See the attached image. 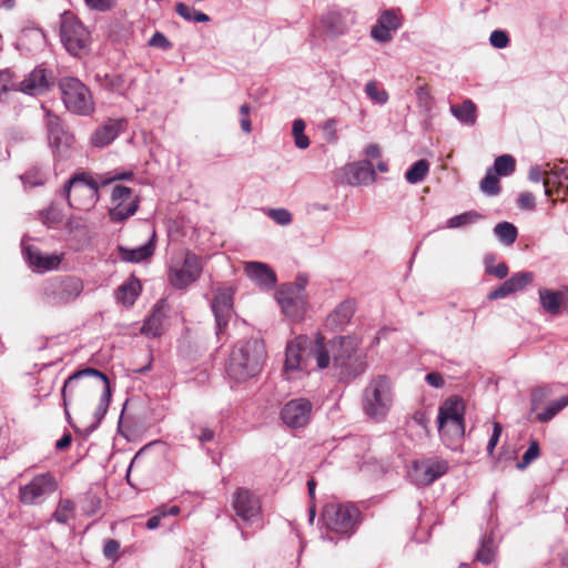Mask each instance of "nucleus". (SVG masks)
<instances>
[{
	"label": "nucleus",
	"mask_w": 568,
	"mask_h": 568,
	"mask_svg": "<svg viewBox=\"0 0 568 568\" xmlns=\"http://www.w3.org/2000/svg\"><path fill=\"white\" fill-rule=\"evenodd\" d=\"M266 349L263 339H242L232 349L226 365V375L235 383L257 376L265 363Z\"/></svg>",
	"instance_id": "1"
},
{
	"label": "nucleus",
	"mask_w": 568,
	"mask_h": 568,
	"mask_svg": "<svg viewBox=\"0 0 568 568\" xmlns=\"http://www.w3.org/2000/svg\"><path fill=\"white\" fill-rule=\"evenodd\" d=\"M329 365V353L322 338L312 341L300 335L288 342L285 352L284 372H310L315 368L323 369Z\"/></svg>",
	"instance_id": "2"
},
{
	"label": "nucleus",
	"mask_w": 568,
	"mask_h": 568,
	"mask_svg": "<svg viewBox=\"0 0 568 568\" xmlns=\"http://www.w3.org/2000/svg\"><path fill=\"white\" fill-rule=\"evenodd\" d=\"M359 510L352 504H327L324 506L321 520V538L337 544L348 539L359 524Z\"/></svg>",
	"instance_id": "3"
},
{
	"label": "nucleus",
	"mask_w": 568,
	"mask_h": 568,
	"mask_svg": "<svg viewBox=\"0 0 568 568\" xmlns=\"http://www.w3.org/2000/svg\"><path fill=\"white\" fill-rule=\"evenodd\" d=\"M327 348L332 354L333 369L339 381H351L366 369L365 357L358 352V341L353 336L333 338Z\"/></svg>",
	"instance_id": "4"
},
{
	"label": "nucleus",
	"mask_w": 568,
	"mask_h": 568,
	"mask_svg": "<svg viewBox=\"0 0 568 568\" xmlns=\"http://www.w3.org/2000/svg\"><path fill=\"white\" fill-rule=\"evenodd\" d=\"M84 291L82 278L75 275H54L43 281L41 295L54 307L67 306L77 301Z\"/></svg>",
	"instance_id": "5"
},
{
	"label": "nucleus",
	"mask_w": 568,
	"mask_h": 568,
	"mask_svg": "<svg viewBox=\"0 0 568 568\" xmlns=\"http://www.w3.org/2000/svg\"><path fill=\"white\" fill-rule=\"evenodd\" d=\"M62 195L70 207L87 211L100 200L99 183L85 172L77 173L64 183Z\"/></svg>",
	"instance_id": "6"
},
{
	"label": "nucleus",
	"mask_w": 568,
	"mask_h": 568,
	"mask_svg": "<svg viewBox=\"0 0 568 568\" xmlns=\"http://www.w3.org/2000/svg\"><path fill=\"white\" fill-rule=\"evenodd\" d=\"M393 404V386L385 375L373 378L363 394V410L367 417L382 422Z\"/></svg>",
	"instance_id": "7"
},
{
	"label": "nucleus",
	"mask_w": 568,
	"mask_h": 568,
	"mask_svg": "<svg viewBox=\"0 0 568 568\" xmlns=\"http://www.w3.org/2000/svg\"><path fill=\"white\" fill-rule=\"evenodd\" d=\"M306 284L307 278L300 275L294 283L283 284L276 292V301L283 314L292 321H301L307 311Z\"/></svg>",
	"instance_id": "8"
},
{
	"label": "nucleus",
	"mask_w": 568,
	"mask_h": 568,
	"mask_svg": "<svg viewBox=\"0 0 568 568\" xmlns=\"http://www.w3.org/2000/svg\"><path fill=\"white\" fill-rule=\"evenodd\" d=\"M465 406L457 396L448 397L438 409L437 423L442 438L446 440H458L464 437Z\"/></svg>",
	"instance_id": "9"
},
{
	"label": "nucleus",
	"mask_w": 568,
	"mask_h": 568,
	"mask_svg": "<svg viewBox=\"0 0 568 568\" xmlns=\"http://www.w3.org/2000/svg\"><path fill=\"white\" fill-rule=\"evenodd\" d=\"M64 106L78 115H89L94 111V102L90 89L78 78L63 77L59 81Z\"/></svg>",
	"instance_id": "10"
},
{
	"label": "nucleus",
	"mask_w": 568,
	"mask_h": 568,
	"mask_svg": "<svg viewBox=\"0 0 568 568\" xmlns=\"http://www.w3.org/2000/svg\"><path fill=\"white\" fill-rule=\"evenodd\" d=\"M60 38L65 50L74 57L88 50L91 39L88 29L69 11L61 14Z\"/></svg>",
	"instance_id": "11"
},
{
	"label": "nucleus",
	"mask_w": 568,
	"mask_h": 568,
	"mask_svg": "<svg viewBox=\"0 0 568 568\" xmlns=\"http://www.w3.org/2000/svg\"><path fill=\"white\" fill-rule=\"evenodd\" d=\"M84 377H93L98 383H100L103 386V392L100 396L99 404L93 414L95 422L90 427L91 430H94L99 426V424L102 422V419L104 418V416L108 412L112 393H111V387H110V382H109L108 376L104 373H102L101 371H99L97 368H92V367H85V368L79 369V371L74 372L73 374H71L64 381V393L73 392V389L75 388L79 381Z\"/></svg>",
	"instance_id": "12"
},
{
	"label": "nucleus",
	"mask_w": 568,
	"mask_h": 568,
	"mask_svg": "<svg viewBox=\"0 0 568 568\" xmlns=\"http://www.w3.org/2000/svg\"><path fill=\"white\" fill-rule=\"evenodd\" d=\"M45 111V126L48 133V141L52 149V153L57 160H64L70 156L74 138L64 130L62 121L58 115L47 110Z\"/></svg>",
	"instance_id": "13"
},
{
	"label": "nucleus",
	"mask_w": 568,
	"mask_h": 568,
	"mask_svg": "<svg viewBox=\"0 0 568 568\" xmlns=\"http://www.w3.org/2000/svg\"><path fill=\"white\" fill-rule=\"evenodd\" d=\"M57 481L51 473L36 475L32 480L19 488V500L24 505L42 504L57 490Z\"/></svg>",
	"instance_id": "14"
},
{
	"label": "nucleus",
	"mask_w": 568,
	"mask_h": 568,
	"mask_svg": "<svg viewBox=\"0 0 568 568\" xmlns=\"http://www.w3.org/2000/svg\"><path fill=\"white\" fill-rule=\"evenodd\" d=\"M202 270L201 257L186 252L182 265L170 267L169 281L174 288L183 290L200 278Z\"/></svg>",
	"instance_id": "15"
},
{
	"label": "nucleus",
	"mask_w": 568,
	"mask_h": 568,
	"mask_svg": "<svg viewBox=\"0 0 568 568\" xmlns=\"http://www.w3.org/2000/svg\"><path fill=\"white\" fill-rule=\"evenodd\" d=\"M313 404L307 398H294L288 400L281 409V419L285 426L292 429L304 428L312 418Z\"/></svg>",
	"instance_id": "16"
},
{
	"label": "nucleus",
	"mask_w": 568,
	"mask_h": 568,
	"mask_svg": "<svg viewBox=\"0 0 568 568\" xmlns=\"http://www.w3.org/2000/svg\"><path fill=\"white\" fill-rule=\"evenodd\" d=\"M23 258L37 273H45L59 268L64 255L62 253H43L37 246L26 244V237L21 241Z\"/></svg>",
	"instance_id": "17"
},
{
	"label": "nucleus",
	"mask_w": 568,
	"mask_h": 568,
	"mask_svg": "<svg viewBox=\"0 0 568 568\" xmlns=\"http://www.w3.org/2000/svg\"><path fill=\"white\" fill-rule=\"evenodd\" d=\"M233 295L232 287L222 286L216 288L211 304L212 312L215 317L216 335L221 336L227 327L229 321L233 314Z\"/></svg>",
	"instance_id": "18"
},
{
	"label": "nucleus",
	"mask_w": 568,
	"mask_h": 568,
	"mask_svg": "<svg viewBox=\"0 0 568 568\" xmlns=\"http://www.w3.org/2000/svg\"><path fill=\"white\" fill-rule=\"evenodd\" d=\"M132 190L128 186L116 185L112 190L111 200L115 203L114 207L110 209L109 217L114 223H121L134 215L139 209V199H134L125 204L131 199Z\"/></svg>",
	"instance_id": "19"
},
{
	"label": "nucleus",
	"mask_w": 568,
	"mask_h": 568,
	"mask_svg": "<svg viewBox=\"0 0 568 568\" xmlns=\"http://www.w3.org/2000/svg\"><path fill=\"white\" fill-rule=\"evenodd\" d=\"M232 506L236 516L244 523L260 527V503L250 490L239 488L234 494Z\"/></svg>",
	"instance_id": "20"
},
{
	"label": "nucleus",
	"mask_w": 568,
	"mask_h": 568,
	"mask_svg": "<svg viewBox=\"0 0 568 568\" xmlns=\"http://www.w3.org/2000/svg\"><path fill=\"white\" fill-rule=\"evenodd\" d=\"M52 73L42 65L36 67L18 83V92L30 97L47 93L52 87Z\"/></svg>",
	"instance_id": "21"
},
{
	"label": "nucleus",
	"mask_w": 568,
	"mask_h": 568,
	"mask_svg": "<svg viewBox=\"0 0 568 568\" xmlns=\"http://www.w3.org/2000/svg\"><path fill=\"white\" fill-rule=\"evenodd\" d=\"M448 464L443 459H425L415 462L409 476L418 486H428L445 475Z\"/></svg>",
	"instance_id": "22"
},
{
	"label": "nucleus",
	"mask_w": 568,
	"mask_h": 568,
	"mask_svg": "<svg viewBox=\"0 0 568 568\" xmlns=\"http://www.w3.org/2000/svg\"><path fill=\"white\" fill-rule=\"evenodd\" d=\"M244 271L247 277L262 288L271 290L276 285V274L265 263L247 262Z\"/></svg>",
	"instance_id": "23"
},
{
	"label": "nucleus",
	"mask_w": 568,
	"mask_h": 568,
	"mask_svg": "<svg viewBox=\"0 0 568 568\" xmlns=\"http://www.w3.org/2000/svg\"><path fill=\"white\" fill-rule=\"evenodd\" d=\"M123 119H110L103 125L98 128L91 136V143L94 146L103 148L113 142L123 129Z\"/></svg>",
	"instance_id": "24"
},
{
	"label": "nucleus",
	"mask_w": 568,
	"mask_h": 568,
	"mask_svg": "<svg viewBox=\"0 0 568 568\" xmlns=\"http://www.w3.org/2000/svg\"><path fill=\"white\" fill-rule=\"evenodd\" d=\"M348 183L352 185H368L375 182L376 173L368 160H363L348 165Z\"/></svg>",
	"instance_id": "25"
},
{
	"label": "nucleus",
	"mask_w": 568,
	"mask_h": 568,
	"mask_svg": "<svg viewBox=\"0 0 568 568\" xmlns=\"http://www.w3.org/2000/svg\"><path fill=\"white\" fill-rule=\"evenodd\" d=\"M356 305L354 300H345L338 304L327 316L326 326L332 329H343L355 314Z\"/></svg>",
	"instance_id": "26"
},
{
	"label": "nucleus",
	"mask_w": 568,
	"mask_h": 568,
	"mask_svg": "<svg viewBox=\"0 0 568 568\" xmlns=\"http://www.w3.org/2000/svg\"><path fill=\"white\" fill-rule=\"evenodd\" d=\"M548 169V176L544 180L545 195L550 196V185H557L559 189L566 187L568 190V166L562 160L551 164L546 163Z\"/></svg>",
	"instance_id": "27"
},
{
	"label": "nucleus",
	"mask_w": 568,
	"mask_h": 568,
	"mask_svg": "<svg viewBox=\"0 0 568 568\" xmlns=\"http://www.w3.org/2000/svg\"><path fill=\"white\" fill-rule=\"evenodd\" d=\"M119 256L122 261L128 263H141L143 261L149 260L155 251V233H153L152 237L143 245L129 248L125 246H119Z\"/></svg>",
	"instance_id": "28"
},
{
	"label": "nucleus",
	"mask_w": 568,
	"mask_h": 568,
	"mask_svg": "<svg viewBox=\"0 0 568 568\" xmlns=\"http://www.w3.org/2000/svg\"><path fill=\"white\" fill-rule=\"evenodd\" d=\"M449 111L462 124L474 125L477 120V106L470 100L466 99L460 104H452Z\"/></svg>",
	"instance_id": "29"
},
{
	"label": "nucleus",
	"mask_w": 568,
	"mask_h": 568,
	"mask_svg": "<svg viewBox=\"0 0 568 568\" xmlns=\"http://www.w3.org/2000/svg\"><path fill=\"white\" fill-rule=\"evenodd\" d=\"M538 293L540 305L544 311L550 315H558L562 303V292L540 288Z\"/></svg>",
	"instance_id": "30"
},
{
	"label": "nucleus",
	"mask_w": 568,
	"mask_h": 568,
	"mask_svg": "<svg viewBox=\"0 0 568 568\" xmlns=\"http://www.w3.org/2000/svg\"><path fill=\"white\" fill-rule=\"evenodd\" d=\"M141 291L140 282L132 277L130 281L120 285L115 292L118 302H121L125 306L134 304L135 298L139 296Z\"/></svg>",
	"instance_id": "31"
},
{
	"label": "nucleus",
	"mask_w": 568,
	"mask_h": 568,
	"mask_svg": "<svg viewBox=\"0 0 568 568\" xmlns=\"http://www.w3.org/2000/svg\"><path fill=\"white\" fill-rule=\"evenodd\" d=\"M163 311L155 306L151 315L146 317L141 328L142 334L149 337H158L163 332Z\"/></svg>",
	"instance_id": "32"
},
{
	"label": "nucleus",
	"mask_w": 568,
	"mask_h": 568,
	"mask_svg": "<svg viewBox=\"0 0 568 568\" xmlns=\"http://www.w3.org/2000/svg\"><path fill=\"white\" fill-rule=\"evenodd\" d=\"M496 555V542L493 531L485 532L479 541V547L476 552L478 561L489 565L493 562Z\"/></svg>",
	"instance_id": "33"
},
{
	"label": "nucleus",
	"mask_w": 568,
	"mask_h": 568,
	"mask_svg": "<svg viewBox=\"0 0 568 568\" xmlns=\"http://www.w3.org/2000/svg\"><path fill=\"white\" fill-rule=\"evenodd\" d=\"M494 234L503 245L510 246L516 242L518 231L513 223L504 221L495 225Z\"/></svg>",
	"instance_id": "34"
},
{
	"label": "nucleus",
	"mask_w": 568,
	"mask_h": 568,
	"mask_svg": "<svg viewBox=\"0 0 568 568\" xmlns=\"http://www.w3.org/2000/svg\"><path fill=\"white\" fill-rule=\"evenodd\" d=\"M568 406V395L562 396L558 399L549 403L542 412L537 413L536 419L539 423H548L559 412Z\"/></svg>",
	"instance_id": "35"
},
{
	"label": "nucleus",
	"mask_w": 568,
	"mask_h": 568,
	"mask_svg": "<svg viewBox=\"0 0 568 568\" xmlns=\"http://www.w3.org/2000/svg\"><path fill=\"white\" fill-rule=\"evenodd\" d=\"M429 172V163L422 159L416 161L406 172L405 179L412 184H417L427 176Z\"/></svg>",
	"instance_id": "36"
},
{
	"label": "nucleus",
	"mask_w": 568,
	"mask_h": 568,
	"mask_svg": "<svg viewBox=\"0 0 568 568\" xmlns=\"http://www.w3.org/2000/svg\"><path fill=\"white\" fill-rule=\"evenodd\" d=\"M493 172L498 176H509L516 170V160L510 154H503L495 159Z\"/></svg>",
	"instance_id": "37"
},
{
	"label": "nucleus",
	"mask_w": 568,
	"mask_h": 568,
	"mask_svg": "<svg viewBox=\"0 0 568 568\" xmlns=\"http://www.w3.org/2000/svg\"><path fill=\"white\" fill-rule=\"evenodd\" d=\"M480 191L487 196H495L500 193L499 179L493 169H487L485 176L480 181Z\"/></svg>",
	"instance_id": "38"
},
{
	"label": "nucleus",
	"mask_w": 568,
	"mask_h": 568,
	"mask_svg": "<svg viewBox=\"0 0 568 568\" xmlns=\"http://www.w3.org/2000/svg\"><path fill=\"white\" fill-rule=\"evenodd\" d=\"M175 11L180 17L190 22L210 21V17L207 14L195 10L193 7H190L183 2L176 3Z\"/></svg>",
	"instance_id": "39"
},
{
	"label": "nucleus",
	"mask_w": 568,
	"mask_h": 568,
	"mask_svg": "<svg viewBox=\"0 0 568 568\" xmlns=\"http://www.w3.org/2000/svg\"><path fill=\"white\" fill-rule=\"evenodd\" d=\"M483 215L476 211H467L462 214L455 215L447 221L446 226L449 229H458L469 224H474L481 220Z\"/></svg>",
	"instance_id": "40"
},
{
	"label": "nucleus",
	"mask_w": 568,
	"mask_h": 568,
	"mask_svg": "<svg viewBox=\"0 0 568 568\" xmlns=\"http://www.w3.org/2000/svg\"><path fill=\"white\" fill-rule=\"evenodd\" d=\"M305 121L303 119H295L293 121L292 133L294 136V143L297 149L305 150L310 146V139L304 133L305 131Z\"/></svg>",
	"instance_id": "41"
},
{
	"label": "nucleus",
	"mask_w": 568,
	"mask_h": 568,
	"mask_svg": "<svg viewBox=\"0 0 568 568\" xmlns=\"http://www.w3.org/2000/svg\"><path fill=\"white\" fill-rule=\"evenodd\" d=\"M534 280V273L531 272H518L513 274L505 282L511 288V293L524 290Z\"/></svg>",
	"instance_id": "42"
},
{
	"label": "nucleus",
	"mask_w": 568,
	"mask_h": 568,
	"mask_svg": "<svg viewBox=\"0 0 568 568\" xmlns=\"http://www.w3.org/2000/svg\"><path fill=\"white\" fill-rule=\"evenodd\" d=\"M18 83L14 73L9 69L0 71V100L11 91L18 92Z\"/></svg>",
	"instance_id": "43"
},
{
	"label": "nucleus",
	"mask_w": 568,
	"mask_h": 568,
	"mask_svg": "<svg viewBox=\"0 0 568 568\" xmlns=\"http://www.w3.org/2000/svg\"><path fill=\"white\" fill-rule=\"evenodd\" d=\"M365 93L373 102L384 105L388 101V93L384 89H379L376 81H368L365 85Z\"/></svg>",
	"instance_id": "44"
},
{
	"label": "nucleus",
	"mask_w": 568,
	"mask_h": 568,
	"mask_svg": "<svg viewBox=\"0 0 568 568\" xmlns=\"http://www.w3.org/2000/svg\"><path fill=\"white\" fill-rule=\"evenodd\" d=\"M322 22L333 34H342L345 30V24L343 23L339 14L336 12L327 13L323 18Z\"/></svg>",
	"instance_id": "45"
},
{
	"label": "nucleus",
	"mask_w": 568,
	"mask_h": 568,
	"mask_svg": "<svg viewBox=\"0 0 568 568\" xmlns=\"http://www.w3.org/2000/svg\"><path fill=\"white\" fill-rule=\"evenodd\" d=\"M552 394V390L548 386H539L536 387L531 392L530 397V404H531V410L536 412L540 408V406L545 403V400L550 397Z\"/></svg>",
	"instance_id": "46"
},
{
	"label": "nucleus",
	"mask_w": 568,
	"mask_h": 568,
	"mask_svg": "<svg viewBox=\"0 0 568 568\" xmlns=\"http://www.w3.org/2000/svg\"><path fill=\"white\" fill-rule=\"evenodd\" d=\"M73 509L74 504L70 499H61L53 513V518L60 524H67Z\"/></svg>",
	"instance_id": "47"
},
{
	"label": "nucleus",
	"mask_w": 568,
	"mask_h": 568,
	"mask_svg": "<svg viewBox=\"0 0 568 568\" xmlns=\"http://www.w3.org/2000/svg\"><path fill=\"white\" fill-rule=\"evenodd\" d=\"M538 457H539V444L537 440H531L527 450L525 452L521 460L517 463V468L520 470L527 468Z\"/></svg>",
	"instance_id": "48"
},
{
	"label": "nucleus",
	"mask_w": 568,
	"mask_h": 568,
	"mask_svg": "<svg viewBox=\"0 0 568 568\" xmlns=\"http://www.w3.org/2000/svg\"><path fill=\"white\" fill-rule=\"evenodd\" d=\"M377 21L390 31H396L402 26L400 18L394 10H385Z\"/></svg>",
	"instance_id": "49"
},
{
	"label": "nucleus",
	"mask_w": 568,
	"mask_h": 568,
	"mask_svg": "<svg viewBox=\"0 0 568 568\" xmlns=\"http://www.w3.org/2000/svg\"><path fill=\"white\" fill-rule=\"evenodd\" d=\"M416 98L418 106L426 112H429L433 108V97L427 88V85H419L416 89Z\"/></svg>",
	"instance_id": "50"
},
{
	"label": "nucleus",
	"mask_w": 568,
	"mask_h": 568,
	"mask_svg": "<svg viewBox=\"0 0 568 568\" xmlns=\"http://www.w3.org/2000/svg\"><path fill=\"white\" fill-rule=\"evenodd\" d=\"M489 43L496 49H505L510 43V38L507 31L497 29L494 30L489 36Z\"/></svg>",
	"instance_id": "51"
},
{
	"label": "nucleus",
	"mask_w": 568,
	"mask_h": 568,
	"mask_svg": "<svg viewBox=\"0 0 568 568\" xmlns=\"http://www.w3.org/2000/svg\"><path fill=\"white\" fill-rule=\"evenodd\" d=\"M193 436L202 444L210 443L214 439L215 433L207 426L196 425L192 427Z\"/></svg>",
	"instance_id": "52"
},
{
	"label": "nucleus",
	"mask_w": 568,
	"mask_h": 568,
	"mask_svg": "<svg viewBox=\"0 0 568 568\" xmlns=\"http://www.w3.org/2000/svg\"><path fill=\"white\" fill-rule=\"evenodd\" d=\"M268 216L280 225H288L292 222V214L286 209H271Z\"/></svg>",
	"instance_id": "53"
},
{
	"label": "nucleus",
	"mask_w": 568,
	"mask_h": 568,
	"mask_svg": "<svg viewBox=\"0 0 568 568\" xmlns=\"http://www.w3.org/2000/svg\"><path fill=\"white\" fill-rule=\"evenodd\" d=\"M372 37L382 43L389 42L393 38L392 31L388 30L385 26L381 24L378 21L375 27H373L371 31Z\"/></svg>",
	"instance_id": "54"
},
{
	"label": "nucleus",
	"mask_w": 568,
	"mask_h": 568,
	"mask_svg": "<svg viewBox=\"0 0 568 568\" xmlns=\"http://www.w3.org/2000/svg\"><path fill=\"white\" fill-rule=\"evenodd\" d=\"M43 223L52 225L62 221V213L55 206L51 205L47 210L41 212Z\"/></svg>",
	"instance_id": "55"
},
{
	"label": "nucleus",
	"mask_w": 568,
	"mask_h": 568,
	"mask_svg": "<svg viewBox=\"0 0 568 568\" xmlns=\"http://www.w3.org/2000/svg\"><path fill=\"white\" fill-rule=\"evenodd\" d=\"M336 123L337 121L333 118L326 120L322 126L325 140L328 143H335L338 140V135L336 132Z\"/></svg>",
	"instance_id": "56"
},
{
	"label": "nucleus",
	"mask_w": 568,
	"mask_h": 568,
	"mask_svg": "<svg viewBox=\"0 0 568 568\" xmlns=\"http://www.w3.org/2000/svg\"><path fill=\"white\" fill-rule=\"evenodd\" d=\"M149 45L153 48H158L161 50H170L172 48V43L168 40V38L162 33L156 31L151 39L149 40Z\"/></svg>",
	"instance_id": "57"
},
{
	"label": "nucleus",
	"mask_w": 568,
	"mask_h": 568,
	"mask_svg": "<svg viewBox=\"0 0 568 568\" xmlns=\"http://www.w3.org/2000/svg\"><path fill=\"white\" fill-rule=\"evenodd\" d=\"M501 432H503V427H501L500 423L495 422L494 425H493V433L490 435V438L488 440L487 448H486L487 454L489 456L493 455V453H494V450L496 448V445L499 442Z\"/></svg>",
	"instance_id": "58"
},
{
	"label": "nucleus",
	"mask_w": 568,
	"mask_h": 568,
	"mask_svg": "<svg viewBox=\"0 0 568 568\" xmlns=\"http://www.w3.org/2000/svg\"><path fill=\"white\" fill-rule=\"evenodd\" d=\"M120 544L115 539H108L103 546V555L106 559L115 560L118 558Z\"/></svg>",
	"instance_id": "59"
},
{
	"label": "nucleus",
	"mask_w": 568,
	"mask_h": 568,
	"mask_svg": "<svg viewBox=\"0 0 568 568\" xmlns=\"http://www.w3.org/2000/svg\"><path fill=\"white\" fill-rule=\"evenodd\" d=\"M518 206L523 210L531 211L536 207V199L530 192H523L517 200Z\"/></svg>",
	"instance_id": "60"
},
{
	"label": "nucleus",
	"mask_w": 568,
	"mask_h": 568,
	"mask_svg": "<svg viewBox=\"0 0 568 568\" xmlns=\"http://www.w3.org/2000/svg\"><path fill=\"white\" fill-rule=\"evenodd\" d=\"M250 111H251V108H250L248 104H242L240 106L241 129H242L243 132H245L247 134L252 132V123H251V120L248 118Z\"/></svg>",
	"instance_id": "61"
},
{
	"label": "nucleus",
	"mask_w": 568,
	"mask_h": 568,
	"mask_svg": "<svg viewBox=\"0 0 568 568\" xmlns=\"http://www.w3.org/2000/svg\"><path fill=\"white\" fill-rule=\"evenodd\" d=\"M548 176V169L544 170L540 165H531L528 171V179L531 182L538 183Z\"/></svg>",
	"instance_id": "62"
},
{
	"label": "nucleus",
	"mask_w": 568,
	"mask_h": 568,
	"mask_svg": "<svg viewBox=\"0 0 568 568\" xmlns=\"http://www.w3.org/2000/svg\"><path fill=\"white\" fill-rule=\"evenodd\" d=\"M165 517V507H160L155 510V514L152 515L146 524H145V527L149 529V530H154L156 529L159 526H160V523H161V519Z\"/></svg>",
	"instance_id": "63"
},
{
	"label": "nucleus",
	"mask_w": 568,
	"mask_h": 568,
	"mask_svg": "<svg viewBox=\"0 0 568 568\" xmlns=\"http://www.w3.org/2000/svg\"><path fill=\"white\" fill-rule=\"evenodd\" d=\"M510 294H513L511 293V288L507 285L506 282H504L501 285H499L497 288L493 290L488 294V298L490 301L499 300V298H505V297H507Z\"/></svg>",
	"instance_id": "64"
}]
</instances>
